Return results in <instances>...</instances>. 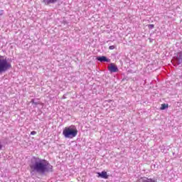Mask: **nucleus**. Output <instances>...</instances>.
I'll return each mask as SVG.
<instances>
[{
	"label": "nucleus",
	"instance_id": "obj_1",
	"mask_svg": "<svg viewBox=\"0 0 182 182\" xmlns=\"http://www.w3.org/2000/svg\"><path fill=\"white\" fill-rule=\"evenodd\" d=\"M30 173L32 176L38 174H46V173H53V166L45 159L39 157L33 156L29 164Z\"/></svg>",
	"mask_w": 182,
	"mask_h": 182
},
{
	"label": "nucleus",
	"instance_id": "obj_2",
	"mask_svg": "<svg viewBox=\"0 0 182 182\" xmlns=\"http://www.w3.org/2000/svg\"><path fill=\"white\" fill-rule=\"evenodd\" d=\"M63 135L65 139H73L77 136V128L75 125L66 127L63 131Z\"/></svg>",
	"mask_w": 182,
	"mask_h": 182
},
{
	"label": "nucleus",
	"instance_id": "obj_3",
	"mask_svg": "<svg viewBox=\"0 0 182 182\" xmlns=\"http://www.w3.org/2000/svg\"><path fill=\"white\" fill-rule=\"evenodd\" d=\"M1 58H2V56L0 55V74L6 72V70L12 68V65L11 63H8L6 58L2 59Z\"/></svg>",
	"mask_w": 182,
	"mask_h": 182
},
{
	"label": "nucleus",
	"instance_id": "obj_4",
	"mask_svg": "<svg viewBox=\"0 0 182 182\" xmlns=\"http://www.w3.org/2000/svg\"><path fill=\"white\" fill-rule=\"evenodd\" d=\"M108 70L111 73H116V72H119V68H117V66L114 65L113 63H111L109 66H108Z\"/></svg>",
	"mask_w": 182,
	"mask_h": 182
},
{
	"label": "nucleus",
	"instance_id": "obj_5",
	"mask_svg": "<svg viewBox=\"0 0 182 182\" xmlns=\"http://www.w3.org/2000/svg\"><path fill=\"white\" fill-rule=\"evenodd\" d=\"M97 60H99V62H107V63H110V59L107 58L106 56L97 57Z\"/></svg>",
	"mask_w": 182,
	"mask_h": 182
},
{
	"label": "nucleus",
	"instance_id": "obj_6",
	"mask_svg": "<svg viewBox=\"0 0 182 182\" xmlns=\"http://www.w3.org/2000/svg\"><path fill=\"white\" fill-rule=\"evenodd\" d=\"M176 63H177V65H181V63H182V51L178 53L177 56H176Z\"/></svg>",
	"mask_w": 182,
	"mask_h": 182
},
{
	"label": "nucleus",
	"instance_id": "obj_7",
	"mask_svg": "<svg viewBox=\"0 0 182 182\" xmlns=\"http://www.w3.org/2000/svg\"><path fill=\"white\" fill-rule=\"evenodd\" d=\"M97 174H98V177H101V178H105V179L109 178V175H107V172L106 171H102L101 173L98 172Z\"/></svg>",
	"mask_w": 182,
	"mask_h": 182
},
{
	"label": "nucleus",
	"instance_id": "obj_8",
	"mask_svg": "<svg viewBox=\"0 0 182 182\" xmlns=\"http://www.w3.org/2000/svg\"><path fill=\"white\" fill-rule=\"evenodd\" d=\"M43 2L46 5H49L50 4H56V2H58V0H43Z\"/></svg>",
	"mask_w": 182,
	"mask_h": 182
},
{
	"label": "nucleus",
	"instance_id": "obj_9",
	"mask_svg": "<svg viewBox=\"0 0 182 182\" xmlns=\"http://www.w3.org/2000/svg\"><path fill=\"white\" fill-rule=\"evenodd\" d=\"M143 182H157V181L153 179V178H145L143 181Z\"/></svg>",
	"mask_w": 182,
	"mask_h": 182
},
{
	"label": "nucleus",
	"instance_id": "obj_10",
	"mask_svg": "<svg viewBox=\"0 0 182 182\" xmlns=\"http://www.w3.org/2000/svg\"><path fill=\"white\" fill-rule=\"evenodd\" d=\"M168 107V105L162 104L161 106V110H164Z\"/></svg>",
	"mask_w": 182,
	"mask_h": 182
},
{
	"label": "nucleus",
	"instance_id": "obj_11",
	"mask_svg": "<svg viewBox=\"0 0 182 182\" xmlns=\"http://www.w3.org/2000/svg\"><path fill=\"white\" fill-rule=\"evenodd\" d=\"M148 28H149V29H153V28H154V24H149L148 26Z\"/></svg>",
	"mask_w": 182,
	"mask_h": 182
},
{
	"label": "nucleus",
	"instance_id": "obj_12",
	"mask_svg": "<svg viewBox=\"0 0 182 182\" xmlns=\"http://www.w3.org/2000/svg\"><path fill=\"white\" fill-rule=\"evenodd\" d=\"M109 49H110V50H113V49H114V46H110Z\"/></svg>",
	"mask_w": 182,
	"mask_h": 182
},
{
	"label": "nucleus",
	"instance_id": "obj_13",
	"mask_svg": "<svg viewBox=\"0 0 182 182\" xmlns=\"http://www.w3.org/2000/svg\"><path fill=\"white\" fill-rule=\"evenodd\" d=\"M31 134L32 136H35V134H36V131H32V132H31Z\"/></svg>",
	"mask_w": 182,
	"mask_h": 182
},
{
	"label": "nucleus",
	"instance_id": "obj_14",
	"mask_svg": "<svg viewBox=\"0 0 182 182\" xmlns=\"http://www.w3.org/2000/svg\"><path fill=\"white\" fill-rule=\"evenodd\" d=\"M31 103H33V105H38V102H35L34 100H31Z\"/></svg>",
	"mask_w": 182,
	"mask_h": 182
},
{
	"label": "nucleus",
	"instance_id": "obj_15",
	"mask_svg": "<svg viewBox=\"0 0 182 182\" xmlns=\"http://www.w3.org/2000/svg\"><path fill=\"white\" fill-rule=\"evenodd\" d=\"M3 147H4V146L0 144V150H2V148H3Z\"/></svg>",
	"mask_w": 182,
	"mask_h": 182
},
{
	"label": "nucleus",
	"instance_id": "obj_16",
	"mask_svg": "<svg viewBox=\"0 0 182 182\" xmlns=\"http://www.w3.org/2000/svg\"><path fill=\"white\" fill-rule=\"evenodd\" d=\"M3 14H4V11L0 10V16L1 15H3Z\"/></svg>",
	"mask_w": 182,
	"mask_h": 182
}]
</instances>
